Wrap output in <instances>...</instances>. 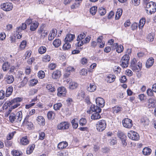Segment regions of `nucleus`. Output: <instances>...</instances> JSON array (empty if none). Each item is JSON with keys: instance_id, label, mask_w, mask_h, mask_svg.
<instances>
[{"instance_id": "f8f14e48", "label": "nucleus", "mask_w": 156, "mask_h": 156, "mask_svg": "<svg viewBox=\"0 0 156 156\" xmlns=\"http://www.w3.org/2000/svg\"><path fill=\"white\" fill-rule=\"evenodd\" d=\"M57 95L59 97L64 96L66 93V88L64 87H61L58 88V89Z\"/></svg>"}, {"instance_id": "4468645a", "label": "nucleus", "mask_w": 156, "mask_h": 156, "mask_svg": "<svg viewBox=\"0 0 156 156\" xmlns=\"http://www.w3.org/2000/svg\"><path fill=\"white\" fill-rule=\"evenodd\" d=\"M23 100V98L17 97L14 98L11 101H8L7 102V104L9 105H13V104L16 103H17V102H19Z\"/></svg>"}, {"instance_id": "c03bdc74", "label": "nucleus", "mask_w": 156, "mask_h": 156, "mask_svg": "<svg viewBox=\"0 0 156 156\" xmlns=\"http://www.w3.org/2000/svg\"><path fill=\"white\" fill-rule=\"evenodd\" d=\"M38 83V80L37 79H34L31 80L29 81V85L31 86H34L36 85Z\"/></svg>"}, {"instance_id": "37998d69", "label": "nucleus", "mask_w": 156, "mask_h": 156, "mask_svg": "<svg viewBox=\"0 0 156 156\" xmlns=\"http://www.w3.org/2000/svg\"><path fill=\"white\" fill-rule=\"evenodd\" d=\"M47 115L49 119H52L54 118L55 114L53 112L49 111L48 112Z\"/></svg>"}, {"instance_id": "0e129e2a", "label": "nucleus", "mask_w": 156, "mask_h": 156, "mask_svg": "<svg viewBox=\"0 0 156 156\" xmlns=\"http://www.w3.org/2000/svg\"><path fill=\"white\" fill-rule=\"evenodd\" d=\"M129 57L127 54H126L124 55L121 59V61H129Z\"/></svg>"}, {"instance_id": "6ab92c4d", "label": "nucleus", "mask_w": 156, "mask_h": 156, "mask_svg": "<svg viewBox=\"0 0 156 156\" xmlns=\"http://www.w3.org/2000/svg\"><path fill=\"white\" fill-rule=\"evenodd\" d=\"M115 78L116 77L115 75L110 74L107 76L106 80L108 83H110L113 82L115 81Z\"/></svg>"}, {"instance_id": "69168bd1", "label": "nucleus", "mask_w": 156, "mask_h": 156, "mask_svg": "<svg viewBox=\"0 0 156 156\" xmlns=\"http://www.w3.org/2000/svg\"><path fill=\"white\" fill-rule=\"evenodd\" d=\"M16 133V132L15 131H14L11 133H9L7 137V139L9 140H11L12 138Z\"/></svg>"}, {"instance_id": "6e6d98bb", "label": "nucleus", "mask_w": 156, "mask_h": 156, "mask_svg": "<svg viewBox=\"0 0 156 156\" xmlns=\"http://www.w3.org/2000/svg\"><path fill=\"white\" fill-rule=\"evenodd\" d=\"M38 76L39 78L42 79L45 77L44 72L43 71H40L38 73Z\"/></svg>"}, {"instance_id": "1a4fd4ad", "label": "nucleus", "mask_w": 156, "mask_h": 156, "mask_svg": "<svg viewBox=\"0 0 156 156\" xmlns=\"http://www.w3.org/2000/svg\"><path fill=\"white\" fill-rule=\"evenodd\" d=\"M38 32L42 37L44 38L47 36L48 31L44 29V27L43 26H41L39 29Z\"/></svg>"}, {"instance_id": "4be33fe9", "label": "nucleus", "mask_w": 156, "mask_h": 156, "mask_svg": "<svg viewBox=\"0 0 156 156\" xmlns=\"http://www.w3.org/2000/svg\"><path fill=\"white\" fill-rule=\"evenodd\" d=\"M68 145L66 142H61L59 143L58 145V148L59 149H62L66 147Z\"/></svg>"}, {"instance_id": "7c9ffc66", "label": "nucleus", "mask_w": 156, "mask_h": 156, "mask_svg": "<svg viewBox=\"0 0 156 156\" xmlns=\"http://www.w3.org/2000/svg\"><path fill=\"white\" fill-rule=\"evenodd\" d=\"M122 9L119 8L117 9L115 16L116 20H118L119 19L122 15Z\"/></svg>"}, {"instance_id": "2eb2a0df", "label": "nucleus", "mask_w": 156, "mask_h": 156, "mask_svg": "<svg viewBox=\"0 0 156 156\" xmlns=\"http://www.w3.org/2000/svg\"><path fill=\"white\" fill-rule=\"evenodd\" d=\"M39 24L36 21H33L32 23L30 25V30L31 31H35L37 28Z\"/></svg>"}, {"instance_id": "680f3d73", "label": "nucleus", "mask_w": 156, "mask_h": 156, "mask_svg": "<svg viewBox=\"0 0 156 156\" xmlns=\"http://www.w3.org/2000/svg\"><path fill=\"white\" fill-rule=\"evenodd\" d=\"M118 137L120 138V139L126 137V136L121 131H119L118 133Z\"/></svg>"}, {"instance_id": "338daca9", "label": "nucleus", "mask_w": 156, "mask_h": 156, "mask_svg": "<svg viewBox=\"0 0 156 156\" xmlns=\"http://www.w3.org/2000/svg\"><path fill=\"white\" fill-rule=\"evenodd\" d=\"M58 153L59 156H67L68 155L67 151H62Z\"/></svg>"}, {"instance_id": "423d86ee", "label": "nucleus", "mask_w": 156, "mask_h": 156, "mask_svg": "<svg viewBox=\"0 0 156 156\" xmlns=\"http://www.w3.org/2000/svg\"><path fill=\"white\" fill-rule=\"evenodd\" d=\"M128 136L130 139L134 140H137L139 139L138 134L133 131H130L128 132Z\"/></svg>"}, {"instance_id": "6e6552de", "label": "nucleus", "mask_w": 156, "mask_h": 156, "mask_svg": "<svg viewBox=\"0 0 156 156\" xmlns=\"http://www.w3.org/2000/svg\"><path fill=\"white\" fill-rule=\"evenodd\" d=\"M69 124L68 122H64L59 123L57 127L59 129H66L69 128Z\"/></svg>"}, {"instance_id": "79ce46f5", "label": "nucleus", "mask_w": 156, "mask_h": 156, "mask_svg": "<svg viewBox=\"0 0 156 156\" xmlns=\"http://www.w3.org/2000/svg\"><path fill=\"white\" fill-rule=\"evenodd\" d=\"M28 79L26 77L24 78L23 80L20 83V87H23L27 83Z\"/></svg>"}, {"instance_id": "4c0bfd02", "label": "nucleus", "mask_w": 156, "mask_h": 156, "mask_svg": "<svg viewBox=\"0 0 156 156\" xmlns=\"http://www.w3.org/2000/svg\"><path fill=\"white\" fill-rule=\"evenodd\" d=\"M99 112H96L94 113L91 116V119H92L96 120L99 119L101 118V116L98 113Z\"/></svg>"}, {"instance_id": "5701e85b", "label": "nucleus", "mask_w": 156, "mask_h": 156, "mask_svg": "<svg viewBox=\"0 0 156 156\" xmlns=\"http://www.w3.org/2000/svg\"><path fill=\"white\" fill-rule=\"evenodd\" d=\"M154 62V59L153 58H150L147 60L146 62V66L149 68L152 66Z\"/></svg>"}, {"instance_id": "b1692460", "label": "nucleus", "mask_w": 156, "mask_h": 156, "mask_svg": "<svg viewBox=\"0 0 156 156\" xmlns=\"http://www.w3.org/2000/svg\"><path fill=\"white\" fill-rule=\"evenodd\" d=\"M91 110L94 112H100L101 111V109L97 106L95 105H92L90 107Z\"/></svg>"}, {"instance_id": "c85d7f7f", "label": "nucleus", "mask_w": 156, "mask_h": 156, "mask_svg": "<svg viewBox=\"0 0 156 156\" xmlns=\"http://www.w3.org/2000/svg\"><path fill=\"white\" fill-rule=\"evenodd\" d=\"M151 149L148 147L144 148L142 151L143 154L145 155H149L151 154Z\"/></svg>"}, {"instance_id": "7ed1b4c3", "label": "nucleus", "mask_w": 156, "mask_h": 156, "mask_svg": "<svg viewBox=\"0 0 156 156\" xmlns=\"http://www.w3.org/2000/svg\"><path fill=\"white\" fill-rule=\"evenodd\" d=\"M146 11L147 13L149 12L151 14L154 13L156 11V3L153 2L147 3L146 5Z\"/></svg>"}, {"instance_id": "393cba45", "label": "nucleus", "mask_w": 156, "mask_h": 156, "mask_svg": "<svg viewBox=\"0 0 156 156\" xmlns=\"http://www.w3.org/2000/svg\"><path fill=\"white\" fill-rule=\"evenodd\" d=\"M5 78L6 79V81L8 83H12L14 81V77L12 75H6Z\"/></svg>"}, {"instance_id": "603ef678", "label": "nucleus", "mask_w": 156, "mask_h": 156, "mask_svg": "<svg viewBox=\"0 0 156 156\" xmlns=\"http://www.w3.org/2000/svg\"><path fill=\"white\" fill-rule=\"evenodd\" d=\"M97 9V7L95 6L91 7L90 9V12L92 15L95 14Z\"/></svg>"}, {"instance_id": "a211bd4d", "label": "nucleus", "mask_w": 156, "mask_h": 156, "mask_svg": "<svg viewBox=\"0 0 156 156\" xmlns=\"http://www.w3.org/2000/svg\"><path fill=\"white\" fill-rule=\"evenodd\" d=\"M57 31L56 29H52L48 37V40L51 41L53 40L57 35Z\"/></svg>"}, {"instance_id": "49530a36", "label": "nucleus", "mask_w": 156, "mask_h": 156, "mask_svg": "<svg viewBox=\"0 0 156 156\" xmlns=\"http://www.w3.org/2000/svg\"><path fill=\"white\" fill-rule=\"evenodd\" d=\"M39 53L40 54H43L45 53L46 51V48L44 46H41L38 49Z\"/></svg>"}, {"instance_id": "412c9836", "label": "nucleus", "mask_w": 156, "mask_h": 156, "mask_svg": "<svg viewBox=\"0 0 156 156\" xmlns=\"http://www.w3.org/2000/svg\"><path fill=\"white\" fill-rule=\"evenodd\" d=\"M37 120L38 123L40 125L44 126V125L45 120L43 116H38L37 118Z\"/></svg>"}, {"instance_id": "2f4dec72", "label": "nucleus", "mask_w": 156, "mask_h": 156, "mask_svg": "<svg viewBox=\"0 0 156 156\" xmlns=\"http://www.w3.org/2000/svg\"><path fill=\"white\" fill-rule=\"evenodd\" d=\"M78 85V84L75 82H71L69 83V88L73 90L76 88Z\"/></svg>"}, {"instance_id": "bf43d9fd", "label": "nucleus", "mask_w": 156, "mask_h": 156, "mask_svg": "<svg viewBox=\"0 0 156 156\" xmlns=\"http://www.w3.org/2000/svg\"><path fill=\"white\" fill-rule=\"evenodd\" d=\"M26 41H23L21 43L20 48L21 50L23 49L26 46Z\"/></svg>"}, {"instance_id": "20e7f679", "label": "nucleus", "mask_w": 156, "mask_h": 156, "mask_svg": "<svg viewBox=\"0 0 156 156\" xmlns=\"http://www.w3.org/2000/svg\"><path fill=\"white\" fill-rule=\"evenodd\" d=\"M106 123L105 120H101L98 121L97 123L96 127L97 130L99 132L103 131L105 129Z\"/></svg>"}, {"instance_id": "ddd939ff", "label": "nucleus", "mask_w": 156, "mask_h": 156, "mask_svg": "<svg viewBox=\"0 0 156 156\" xmlns=\"http://www.w3.org/2000/svg\"><path fill=\"white\" fill-rule=\"evenodd\" d=\"M97 105L101 108H103L105 104V101L104 99L101 98H98L96 100Z\"/></svg>"}, {"instance_id": "e2e57ef3", "label": "nucleus", "mask_w": 156, "mask_h": 156, "mask_svg": "<svg viewBox=\"0 0 156 156\" xmlns=\"http://www.w3.org/2000/svg\"><path fill=\"white\" fill-rule=\"evenodd\" d=\"M56 65L54 63H52L49 64L48 68L51 70H53L56 68Z\"/></svg>"}, {"instance_id": "dca6fc26", "label": "nucleus", "mask_w": 156, "mask_h": 156, "mask_svg": "<svg viewBox=\"0 0 156 156\" xmlns=\"http://www.w3.org/2000/svg\"><path fill=\"white\" fill-rule=\"evenodd\" d=\"M75 37V36L74 34H68L66 35L65 38V42H70L73 41Z\"/></svg>"}, {"instance_id": "39448f33", "label": "nucleus", "mask_w": 156, "mask_h": 156, "mask_svg": "<svg viewBox=\"0 0 156 156\" xmlns=\"http://www.w3.org/2000/svg\"><path fill=\"white\" fill-rule=\"evenodd\" d=\"M1 8L5 11H9L13 8L12 3L9 2H6L2 4L1 5Z\"/></svg>"}, {"instance_id": "f257e3e1", "label": "nucleus", "mask_w": 156, "mask_h": 156, "mask_svg": "<svg viewBox=\"0 0 156 156\" xmlns=\"http://www.w3.org/2000/svg\"><path fill=\"white\" fill-rule=\"evenodd\" d=\"M137 62L136 59L134 58L131 61L130 66L133 71L138 72L142 68V64L140 62L137 63Z\"/></svg>"}, {"instance_id": "f704fd0d", "label": "nucleus", "mask_w": 156, "mask_h": 156, "mask_svg": "<svg viewBox=\"0 0 156 156\" xmlns=\"http://www.w3.org/2000/svg\"><path fill=\"white\" fill-rule=\"evenodd\" d=\"M61 44V40L59 39L55 40L53 42V45L55 47L58 48L60 46Z\"/></svg>"}, {"instance_id": "aec40b11", "label": "nucleus", "mask_w": 156, "mask_h": 156, "mask_svg": "<svg viewBox=\"0 0 156 156\" xmlns=\"http://www.w3.org/2000/svg\"><path fill=\"white\" fill-rule=\"evenodd\" d=\"M61 75V72L58 70L54 71L52 73V76L53 78L57 79L59 78Z\"/></svg>"}, {"instance_id": "8fccbe9b", "label": "nucleus", "mask_w": 156, "mask_h": 156, "mask_svg": "<svg viewBox=\"0 0 156 156\" xmlns=\"http://www.w3.org/2000/svg\"><path fill=\"white\" fill-rule=\"evenodd\" d=\"M129 61H121V65L123 68H125L128 67Z\"/></svg>"}, {"instance_id": "c756f323", "label": "nucleus", "mask_w": 156, "mask_h": 156, "mask_svg": "<svg viewBox=\"0 0 156 156\" xmlns=\"http://www.w3.org/2000/svg\"><path fill=\"white\" fill-rule=\"evenodd\" d=\"M10 66V64L8 62H5L3 64L2 69L4 71H6L9 69Z\"/></svg>"}, {"instance_id": "5fc2aeb1", "label": "nucleus", "mask_w": 156, "mask_h": 156, "mask_svg": "<svg viewBox=\"0 0 156 156\" xmlns=\"http://www.w3.org/2000/svg\"><path fill=\"white\" fill-rule=\"evenodd\" d=\"M85 36V34L84 33H82L78 36L77 41H78L80 40H82V39H83Z\"/></svg>"}, {"instance_id": "774afa93", "label": "nucleus", "mask_w": 156, "mask_h": 156, "mask_svg": "<svg viewBox=\"0 0 156 156\" xmlns=\"http://www.w3.org/2000/svg\"><path fill=\"white\" fill-rule=\"evenodd\" d=\"M6 35L5 33L4 32H2L0 34V40L3 41L5 40L6 38Z\"/></svg>"}, {"instance_id": "052dcab7", "label": "nucleus", "mask_w": 156, "mask_h": 156, "mask_svg": "<svg viewBox=\"0 0 156 156\" xmlns=\"http://www.w3.org/2000/svg\"><path fill=\"white\" fill-rule=\"evenodd\" d=\"M153 92V90L150 88L148 89L147 90V95L149 96H152L154 95Z\"/></svg>"}, {"instance_id": "4d7b16f0", "label": "nucleus", "mask_w": 156, "mask_h": 156, "mask_svg": "<svg viewBox=\"0 0 156 156\" xmlns=\"http://www.w3.org/2000/svg\"><path fill=\"white\" fill-rule=\"evenodd\" d=\"M87 123V121L85 119L82 118L80 119L79 121V124L81 126H84L86 125Z\"/></svg>"}, {"instance_id": "cd10ccee", "label": "nucleus", "mask_w": 156, "mask_h": 156, "mask_svg": "<svg viewBox=\"0 0 156 156\" xmlns=\"http://www.w3.org/2000/svg\"><path fill=\"white\" fill-rule=\"evenodd\" d=\"M27 28V24L25 23H23L21 26H20L16 28V32H21L22 30H25Z\"/></svg>"}, {"instance_id": "9b49d317", "label": "nucleus", "mask_w": 156, "mask_h": 156, "mask_svg": "<svg viewBox=\"0 0 156 156\" xmlns=\"http://www.w3.org/2000/svg\"><path fill=\"white\" fill-rule=\"evenodd\" d=\"M28 118H25L23 123V126H26L29 129H32L33 128V124L32 122L28 121Z\"/></svg>"}, {"instance_id": "bb28decb", "label": "nucleus", "mask_w": 156, "mask_h": 156, "mask_svg": "<svg viewBox=\"0 0 156 156\" xmlns=\"http://www.w3.org/2000/svg\"><path fill=\"white\" fill-rule=\"evenodd\" d=\"M114 45L115 47H116L117 46L116 49V51L118 53H121L123 51V47L122 45H120L118 46L117 43H115L114 44Z\"/></svg>"}, {"instance_id": "864d4df0", "label": "nucleus", "mask_w": 156, "mask_h": 156, "mask_svg": "<svg viewBox=\"0 0 156 156\" xmlns=\"http://www.w3.org/2000/svg\"><path fill=\"white\" fill-rule=\"evenodd\" d=\"M74 70V69L71 66H69L66 69V72H67L66 73L68 76L70 75V72H72Z\"/></svg>"}, {"instance_id": "3c124183", "label": "nucleus", "mask_w": 156, "mask_h": 156, "mask_svg": "<svg viewBox=\"0 0 156 156\" xmlns=\"http://www.w3.org/2000/svg\"><path fill=\"white\" fill-rule=\"evenodd\" d=\"M62 106V104L61 103H57L55 104L53 106V108L55 110H59Z\"/></svg>"}, {"instance_id": "f3484780", "label": "nucleus", "mask_w": 156, "mask_h": 156, "mask_svg": "<svg viewBox=\"0 0 156 156\" xmlns=\"http://www.w3.org/2000/svg\"><path fill=\"white\" fill-rule=\"evenodd\" d=\"M96 85L93 83L89 84L87 89L88 91L92 92L96 90Z\"/></svg>"}, {"instance_id": "f03ea898", "label": "nucleus", "mask_w": 156, "mask_h": 156, "mask_svg": "<svg viewBox=\"0 0 156 156\" xmlns=\"http://www.w3.org/2000/svg\"><path fill=\"white\" fill-rule=\"evenodd\" d=\"M22 119V113L21 111L18 112L16 115L12 113H11L9 116L10 121L12 123L20 122Z\"/></svg>"}, {"instance_id": "ea45409f", "label": "nucleus", "mask_w": 156, "mask_h": 156, "mask_svg": "<svg viewBox=\"0 0 156 156\" xmlns=\"http://www.w3.org/2000/svg\"><path fill=\"white\" fill-rule=\"evenodd\" d=\"M51 59V57L48 55H45L42 58V61L45 62H49Z\"/></svg>"}, {"instance_id": "0eeeda50", "label": "nucleus", "mask_w": 156, "mask_h": 156, "mask_svg": "<svg viewBox=\"0 0 156 156\" xmlns=\"http://www.w3.org/2000/svg\"><path fill=\"white\" fill-rule=\"evenodd\" d=\"M122 123L124 127L127 128H131L133 126L132 120L128 118H126L123 119Z\"/></svg>"}, {"instance_id": "72a5a7b5", "label": "nucleus", "mask_w": 156, "mask_h": 156, "mask_svg": "<svg viewBox=\"0 0 156 156\" xmlns=\"http://www.w3.org/2000/svg\"><path fill=\"white\" fill-rule=\"evenodd\" d=\"M13 89L12 87H9L6 89L5 96L6 97H9L12 93Z\"/></svg>"}, {"instance_id": "c9c22d12", "label": "nucleus", "mask_w": 156, "mask_h": 156, "mask_svg": "<svg viewBox=\"0 0 156 156\" xmlns=\"http://www.w3.org/2000/svg\"><path fill=\"white\" fill-rule=\"evenodd\" d=\"M46 88L48 89L50 92H53L55 90V89L52 85L48 84L46 86Z\"/></svg>"}, {"instance_id": "473e14b6", "label": "nucleus", "mask_w": 156, "mask_h": 156, "mask_svg": "<svg viewBox=\"0 0 156 156\" xmlns=\"http://www.w3.org/2000/svg\"><path fill=\"white\" fill-rule=\"evenodd\" d=\"M78 120L77 119H73L71 122L73 127L74 129H76L78 126Z\"/></svg>"}, {"instance_id": "58836bf2", "label": "nucleus", "mask_w": 156, "mask_h": 156, "mask_svg": "<svg viewBox=\"0 0 156 156\" xmlns=\"http://www.w3.org/2000/svg\"><path fill=\"white\" fill-rule=\"evenodd\" d=\"M145 23V20L144 18L141 19L139 22L138 24L139 27L140 29H142Z\"/></svg>"}, {"instance_id": "9d476101", "label": "nucleus", "mask_w": 156, "mask_h": 156, "mask_svg": "<svg viewBox=\"0 0 156 156\" xmlns=\"http://www.w3.org/2000/svg\"><path fill=\"white\" fill-rule=\"evenodd\" d=\"M156 99L155 97L150 98L148 100V107L149 108H154L156 106Z\"/></svg>"}, {"instance_id": "a878e982", "label": "nucleus", "mask_w": 156, "mask_h": 156, "mask_svg": "<svg viewBox=\"0 0 156 156\" xmlns=\"http://www.w3.org/2000/svg\"><path fill=\"white\" fill-rule=\"evenodd\" d=\"M29 141L27 136L23 137L20 140V143L23 145H27L29 143Z\"/></svg>"}, {"instance_id": "a18cd8bd", "label": "nucleus", "mask_w": 156, "mask_h": 156, "mask_svg": "<svg viewBox=\"0 0 156 156\" xmlns=\"http://www.w3.org/2000/svg\"><path fill=\"white\" fill-rule=\"evenodd\" d=\"M34 146L33 145L29 146L27 150V154H29L31 153L34 150Z\"/></svg>"}, {"instance_id": "e433bc0d", "label": "nucleus", "mask_w": 156, "mask_h": 156, "mask_svg": "<svg viewBox=\"0 0 156 156\" xmlns=\"http://www.w3.org/2000/svg\"><path fill=\"white\" fill-rule=\"evenodd\" d=\"M71 48V45L68 42H65V44L63 45L62 48L63 50H67Z\"/></svg>"}, {"instance_id": "a19ab883", "label": "nucleus", "mask_w": 156, "mask_h": 156, "mask_svg": "<svg viewBox=\"0 0 156 156\" xmlns=\"http://www.w3.org/2000/svg\"><path fill=\"white\" fill-rule=\"evenodd\" d=\"M11 153L13 156H20L22 154L21 152L16 150H13Z\"/></svg>"}, {"instance_id": "13d9d810", "label": "nucleus", "mask_w": 156, "mask_h": 156, "mask_svg": "<svg viewBox=\"0 0 156 156\" xmlns=\"http://www.w3.org/2000/svg\"><path fill=\"white\" fill-rule=\"evenodd\" d=\"M112 110L114 113H117L121 110V108L119 107H114L112 108Z\"/></svg>"}, {"instance_id": "09e8293b", "label": "nucleus", "mask_w": 156, "mask_h": 156, "mask_svg": "<svg viewBox=\"0 0 156 156\" xmlns=\"http://www.w3.org/2000/svg\"><path fill=\"white\" fill-rule=\"evenodd\" d=\"M98 12L100 14L101 16L104 15L106 13L105 9L102 7H101L99 8Z\"/></svg>"}, {"instance_id": "de8ad7c7", "label": "nucleus", "mask_w": 156, "mask_h": 156, "mask_svg": "<svg viewBox=\"0 0 156 156\" xmlns=\"http://www.w3.org/2000/svg\"><path fill=\"white\" fill-rule=\"evenodd\" d=\"M147 39L150 41H152L154 39V35L153 34L149 33L147 36Z\"/></svg>"}]
</instances>
